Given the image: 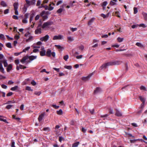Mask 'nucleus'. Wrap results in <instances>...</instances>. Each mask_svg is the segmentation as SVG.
Here are the masks:
<instances>
[{
  "mask_svg": "<svg viewBox=\"0 0 147 147\" xmlns=\"http://www.w3.org/2000/svg\"><path fill=\"white\" fill-rule=\"evenodd\" d=\"M41 24H39L37 27V29L35 31V33L36 34H40L41 33Z\"/></svg>",
  "mask_w": 147,
  "mask_h": 147,
  "instance_id": "obj_4",
  "label": "nucleus"
},
{
  "mask_svg": "<svg viewBox=\"0 0 147 147\" xmlns=\"http://www.w3.org/2000/svg\"><path fill=\"white\" fill-rule=\"evenodd\" d=\"M18 86H15L14 87L11 88V90L12 91H15L18 89Z\"/></svg>",
  "mask_w": 147,
  "mask_h": 147,
  "instance_id": "obj_24",
  "label": "nucleus"
},
{
  "mask_svg": "<svg viewBox=\"0 0 147 147\" xmlns=\"http://www.w3.org/2000/svg\"><path fill=\"white\" fill-rule=\"evenodd\" d=\"M46 51L45 50L42 51L40 52V54L41 56H44L46 55Z\"/></svg>",
  "mask_w": 147,
  "mask_h": 147,
  "instance_id": "obj_21",
  "label": "nucleus"
},
{
  "mask_svg": "<svg viewBox=\"0 0 147 147\" xmlns=\"http://www.w3.org/2000/svg\"><path fill=\"white\" fill-rule=\"evenodd\" d=\"M142 14L143 15L145 20H147V13H145L144 12H143L142 13Z\"/></svg>",
  "mask_w": 147,
  "mask_h": 147,
  "instance_id": "obj_25",
  "label": "nucleus"
},
{
  "mask_svg": "<svg viewBox=\"0 0 147 147\" xmlns=\"http://www.w3.org/2000/svg\"><path fill=\"white\" fill-rule=\"evenodd\" d=\"M26 90H28V91H33V90L32 89H31V88H30V87L29 86H27L26 87Z\"/></svg>",
  "mask_w": 147,
  "mask_h": 147,
  "instance_id": "obj_37",
  "label": "nucleus"
},
{
  "mask_svg": "<svg viewBox=\"0 0 147 147\" xmlns=\"http://www.w3.org/2000/svg\"><path fill=\"white\" fill-rule=\"evenodd\" d=\"M30 49V47H26L25 49L23 51V52H26V51Z\"/></svg>",
  "mask_w": 147,
  "mask_h": 147,
  "instance_id": "obj_46",
  "label": "nucleus"
},
{
  "mask_svg": "<svg viewBox=\"0 0 147 147\" xmlns=\"http://www.w3.org/2000/svg\"><path fill=\"white\" fill-rule=\"evenodd\" d=\"M4 56L2 54H0V60H3L4 59Z\"/></svg>",
  "mask_w": 147,
  "mask_h": 147,
  "instance_id": "obj_41",
  "label": "nucleus"
},
{
  "mask_svg": "<svg viewBox=\"0 0 147 147\" xmlns=\"http://www.w3.org/2000/svg\"><path fill=\"white\" fill-rule=\"evenodd\" d=\"M113 62L114 65H119L122 63V62L121 61H113Z\"/></svg>",
  "mask_w": 147,
  "mask_h": 147,
  "instance_id": "obj_16",
  "label": "nucleus"
},
{
  "mask_svg": "<svg viewBox=\"0 0 147 147\" xmlns=\"http://www.w3.org/2000/svg\"><path fill=\"white\" fill-rule=\"evenodd\" d=\"M93 75L92 73L91 74L88 76L86 77H83L82 80L85 81H86L89 80L90 77Z\"/></svg>",
  "mask_w": 147,
  "mask_h": 147,
  "instance_id": "obj_7",
  "label": "nucleus"
},
{
  "mask_svg": "<svg viewBox=\"0 0 147 147\" xmlns=\"http://www.w3.org/2000/svg\"><path fill=\"white\" fill-rule=\"evenodd\" d=\"M39 18H40V16L39 15H37L35 18V20H38Z\"/></svg>",
  "mask_w": 147,
  "mask_h": 147,
  "instance_id": "obj_55",
  "label": "nucleus"
},
{
  "mask_svg": "<svg viewBox=\"0 0 147 147\" xmlns=\"http://www.w3.org/2000/svg\"><path fill=\"white\" fill-rule=\"evenodd\" d=\"M20 38V36L19 35H18L17 34H16L15 36V38L16 39L18 40L19 38Z\"/></svg>",
  "mask_w": 147,
  "mask_h": 147,
  "instance_id": "obj_59",
  "label": "nucleus"
},
{
  "mask_svg": "<svg viewBox=\"0 0 147 147\" xmlns=\"http://www.w3.org/2000/svg\"><path fill=\"white\" fill-rule=\"evenodd\" d=\"M79 144L80 142H77L73 144L72 147H77Z\"/></svg>",
  "mask_w": 147,
  "mask_h": 147,
  "instance_id": "obj_19",
  "label": "nucleus"
},
{
  "mask_svg": "<svg viewBox=\"0 0 147 147\" xmlns=\"http://www.w3.org/2000/svg\"><path fill=\"white\" fill-rule=\"evenodd\" d=\"M83 56L82 55L77 56H76V58L77 59H80L82 58Z\"/></svg>",
  "mask_w": 147,
  "mask_h": 147,
  "instance_id": "obj_52",
  "label": "nucleus"
},
{
  "mask_svg": "<svg viewBox=\"0 0 147 147\" xmlns=\"http://www.w3.org/2000/svg\"><path fill=\"white\" fill-rule=\"evenodd\" d=\"M11 147H16L15 146V142L13 141H11Z\"/></svg>",
  "mask_w": 147,
  "mask_h": 147,
  "instance_id": "obj_47",
  "label": "nucleus"
},
{
  "mask_svg": "<svg viewBox=\"0 0 147 147\" xmlns=\"http://www.w3.org/2000/svg\"><path fill=\"white\" fill-rule=\"evenodd\" d=\"M51 55L53 57H55V53L54 52H51V50L50 49H48L46 52V55L47 57H50Z\"/></svg>",
  "mask_w": 147,
  "mask_h": 147,
  "instance_id": "obj_2",
  "label": "nucleus"
},
{
  "mask_svg": "<svg viewBox=\"0 0 147 147\" xmlns=\"http://www.w3.org/2000/svg\"><path fill=\"white\" fill-rule=\"evenodd\" d=\"M12 18L13 19H15V20H18V16H16L15 15H13L12 16Z\"/></svg>",
  "mask_w": 147,
  "mask_h": 147,
  "instance_id": "obj_53",
  "label": "nucleus"
},
{
  "mask_svg": "<svg viewBox=\"0 0 147 147\" xmlns=\"http://www.w3.org/2000/svg\"><path fill=\"white\" fill-rule=\"evenodd\" d=\"M9 12V9H5L4 11V13L5 14H7Z\"/></svg>",
  "mask_w": 147,
  "mask_h": 147,
  "instance_id": "obj_56",
  "label": "nucleus"
},
{
  "mask_svg": "<svg viewBox=\"0 0 147 147\" xmlns=\"http://www.w3.org/2000/svg\"><path fill=\"white\" fill-rule=\"evenodd\" d=\"M22 22L26 24L28 23V20H27L25 18H24L22 20Z\"/></svg>",
  "mask_w": 147,
  "mask_h": 147,
  "instance_id": "obj_43",
  "label": "nucleus"
},
{
  "mask_svg": "<svg viewBox=\"0 0 147 147\" xmlns=\"http://www.w3.org/2000/svg\"><path fill=\"white\" fill-rule=\"evenodd\" d=\"M15 63L16 65H18L19 63V59H16L15 61Z\"/></svg>",
  "mask_w": 147,
  "mask_h": 147,
  "instance_id": "obj_57",
  "label": "nucleus"
},
{
  "mask_svg": "<svg viewBox=\"0 0 147 147\" xmlns=\"http://www.w3.org/2000/svg\"><path fill=\"white\" fill-rule=\"evenodd\" d=\"M106 63V64L107 66H108L114 65L113 61L109 62Z\"/></svg>",
  "mask_w": 147,
  "mask_h": 147,
  "instance_id": "obj_26",
  "label": "nucleus"
},
{
  "mask_svg": "<svg viewBox=\"0 0 147 147\" xmlns=\"http://www.w3.org/2000/svg\"><path fill=\"white\" fill-rule=\"evenodd\" d=\"M101 16L102 17L104 18H105L108 17V15H106L104 14H101Z\"/></svg>",
  "mask_w": 147,
  "mask_h": 147,
  "instance_id": "obj_38",
  "label": "nucleus"
},
{
  "mask_svg": "<svg viewBox=\"0 0 147 147\" xmlns=\"http://www.w3.org/2000/svg\"><path fill=\"white\" fill-rule=\"evenodd\" d=\"M3 63L5 67H7L8 65L7 62V60L5 59L0 61V71L3 73H4V70L3 67L2 63Z\"/></svg>",
  "mask_w": 147,
  "mask_h": 147,
  "instance_id": "obj_1",
  "label": "nucleus"
},
{
  "mask_svg": "<svg viewBox=\"0 0 147 147\" xmlns=\"http://www.w3.org/2000/svg\"><path fill=\"white\" fill-rule=\"evenodd\" d=\"M139 98L140 100L144 104L145 102V99L141 96H140Z\"/></svg>",
  "mask_w": 147,
  "mask_h": 147,
  "instance_id": "obj_31",
  "label": "nucleus"
},
{
  "mask_svg": "<svg viewBox=\"0 0 147 147\" xmlns=\"http://www.w3.org/2000/svg\"><path fill=\"white\" fill-rule=\"evenodd\" d=\"M1 86L2 88L4 89H6L7 88V86L4 84H2Z\"/></svg>",
  "mask_w": 147,
  "mask_h": 147,
  "instance_id": "obj_64",
  "label": "nucleus"
},
{
  "mask_svg": "<svg viewBox=\"0 0 147 147\" xmlns=\"http://www.w3.org/2000/svg\"><path fill=\"white\" fill-rule=\"evenodd\" d=\"M55 46L57 49H61V50H62V49H63V47H61L60 45H55Z\"/></svg>",
  "mask_w": 147,
  "mask_h": 147,
  "instance_id": "obj_34",
  "label": "nucleus"
},
{
  "mask_svg": "<svg viewBox=\"0 0 147 147\" xmlns=\"http://www.w3.org/2000/svg\"><path fill=\"white\" fill-rule=\"evenodd\" d=\"M53 23L52 22L50 21H48L45 22L42 26V28L44 29L47 27L52 25Z\"/></svg>",
  "mask_w": 147,
  "mask_h": 147,
  "instance_id": "obj_3",
  "label": "nucleus"
},
{
  "mask_svg": "<svg viewBox=\"0 0 147 147\" xmlns=\"http://www.w3.org/2000/svg\"><path fill=\"white\" fill-rule=\"evenodd\" d=\"M138 9L137 8L134 7V14H136L138 12Z\"/></svg>",
  "mask_w": 147,
  "mask_h": 147,
  "instance_id": "obj_36",
  "label": "nucleus"
},
{
  "mask_svg": "<svg viewBox=\"0 0 147 147\" xmlns=\"http://www.w3.org/2000/svg\"><path fill=\"white\" fill-rule=\"evenodd\" d=\"M52 106L55 109H57L59 107V106H57L55 105H52Z\"/></svg>",
  "mask_w": 147,
  "mask_h": 147,
  "instance_id": "obj_42",
  "label": "nucleus"
},
{
  "mask_svg": "<svg viewBox=\"0 0 147 147\" xmlns=\"http://www.w3.org/2000/svg\"><path fill=\"white\" fill-rule=\"evenodd\" d=\"M37 56H31L28 57V58L31 61H32L36 58Z\"/></svg>",
  "mask_w": 147,
  "mask_h": 147,
  "instance_id": "obj_18",
  "label": "nucleus"
},
{
  "mask_svg": "<svg viewBox=\"0 0 147 147\" xmlns=\"http://www.w3.org/2000/svg\"><path fill=\"white\" fill-rule=\"evenodd\" d=\"M0 38L2 40H4L5 39L4 35L2 34H0Z\"/></svg>",
  "mask_w": 147,
  "mask_h": 147,
  "instance_id": "obj_33",
  "label": "nucleus"
},
{
  "mask_svg": "<svg viewBox=\"0 0 147 147\" xmlns=\"http://www.w3.org/2000/svg\"><path fill=\"white\" fill-rule=\"evenodd\" d=\"M41 94V92L39 91H36L34 92V94L35 95L39 96Z\"/></svg>",
  "mask_w": 147,
  "mask_h": 147,
  "instance_id": "obj_44",
  "label": "nucleus"
},
{
  "mask_svg": "<svg viewBox=\"0 0 147 147\" xmlns=\"http://www.w3.org/2000/svg\"><path fill=\"white\" fill-rule=\"evenodd\" d=\"M63 38V36L61 35L58 36H54L53 39V40H62Z\"/></svg>",
  "mask_w": 147,
  "mask_h": 147,
  "instance_id": "obj_6",
  "label": "nucleus"
},
{
  "mask_svg": "<svg viewBox=\"0 0 147 147\" xmlns=\"http://www.w3.org/2000/svg\"><path fill=\"white\" fill-rule=\"evenodd\" d=\"M95 18H91L88 22V25H91V24H92V23L94 21V20H95Z\"/></svg>",
  "mask_w": 147,
  "mask_h": 147,
  "instance_id": "obj_20",
  "label": "nucleus"
},
{
  "mask_svg": "<svg viewBox=\"0 0 147 147\" xmlns=\"http://www.w3.org/2000/svg\"><path fill=\"white\" fill-rule=\"evenodd\" d=\"M42 17L43 18V19L44 20L47 19L48 18V16L47 15H45Z\"/></svg>",
  "mask_w": 147,
  "mask_h": 147,
  "instance_id": "obj_61",
  "label": "nucleus"
},
{
  "mask_svg": "<svg viewBox=\"0 0 147 147\" xmlns=\"http://www.w3.org/2000/svg\"><path fill=\"white\" fill-rule=\"evenodd\" d=\"M63 11V9L62 8H60L57 10V12L58 13H61Z\"/></svg>",
  "mask_w": 147,
  "mask_h": 147,
  "instance_id": "obj_45",
  "label": "nucleus"
},
{
  "mask_svg": "<svg viewBox=\"0 0 147 147\" xmlns=\"http://www.w3.org/2000/svg\"><path fill=\"white\" fill-rule=\"evenodd\" d=\"M57 113L59 115H62L63 114V111L62 109H60L59 111H57Z\"/></svg>",
  "mask_w": 147,
  "mask_h": 147,
  "instance_id": "obj_27",
  "label": "nucleus"
},
{
  "mask_svg": "<svg viewBox=\"0 0 147 147\" xmlns=\"http://www.w3.org/2000/svg\"><path fill=\"white\" fill-rule=\"evenodd\" d=\"M118 41L119 42H122L124 39L123 38H121L120 37H118L117 39Z\"/></svg>",
  "mask_w": 147,
  "mask_h": 147,
  "instance_id": "obj_29",
  "label": "nucleus"
},
{
  "mask_svg": "<svg viewBox=\"0 0 147 147\" xmlns=\"http://www.w3.org/2000/svg\"><path fill=\"white\" fill-rule=\"evenodd\" d=\"M49 38V36L48 35H47L44 36L42 37H41L40 38V40L42 41H44L45 42L47 41Z\"/></svg>",
  "mask_w": 147,
  "mask_h": 147,
  "instance_id": "obj_8",
  "label": "nucleus"
},
{
  "mask_svg": "<svg viewBox=\"0 0 147 147\" xmlns=\"http://www.w3.org/2000/svg\"><path fill=\"white\" fill-rule=\"evenodd\" d=\"M107 67V65L106 63L103 64L100 68L99 69L101 70L103 69H105Z\"/></svg>",
  "mask_w": 147,
  "mask_h": 147,
  "instance_id": "obj_13",
  "label": "nucleus"
},
{
  "mask_svg": "<svg viewBox=\"0 0 147 147\" xmlns=\"http://www.w3.org/2000/svg\"><path fill=\"white\" fill-rule=\"evenodd\" d=\"M109 115L108 114H105L104 115H101L100 117H101L102 118L103 117H108V116Z\"/></svg>",
  "mask_w": 147,
  "mask_h": 147,
  "instance_id": "obj_63",
  "label": "nucleus"
},
{
  "mask_svg": "<svg viewBox=\"0 0 147 147\" xmlns=\"http://www.w3.org/2000/svg\"><path fill=\"white\" fill-rule=\"evenodd\" d=\"M136 45L141 48H144V45L142 43L140 42H137L136 43Z\"/></svg>",
  "mask_w": 147,
  "mask_h": 147,
  "instance_id": "obj_17",
  "label": "nucleus"
},
{
  "mask_svg": "<svg viewBox=\"0 0 147 147\" xmlns=\"http://www.w3.org/2000/svg\"><path fill=\"white\" fill-rule=\"evenodd\" d=\"M41 3V1L40 0H38L37 1L36 6H39Z\"/></svg>",
  "mask_w": 147,
  "mask_h": 147,
  "instance_id": "obj_62",
  "label": "nucleus"
},
{
  "mask_svg": "<svg viewBox=\"0 0 147 147\" xmlns=\"http://www.w3.org/2000/svg\"><path fill=\"white\" fill-rule=\"evenodd\" d=\"M13 106V105H7L6 106V108L7 109H10Z\"/></svg>",
  "mask_w": 147,
  "mask_h": 147,
  "instance_id": "obj_32",
  "label": "nucleus"
},
{
  "mask_svg": "<svg viewBox=\"0 0 147 147\" xmlns=\"http://www.w3.org/2000/svg\"><path fill=\"white\" fill-rule=\"evenodd\" d=\"M140 89L141 90H146V89L145 87L143 86H141L140 87Z\"/></svg>",
  "mask_w": 147,
  "mask_h": 147,
  "instance_id": "obj_49",
  "label": "nucleus"
},
{
  "mask_svg": "<svg viewBox=\"0 0 147 147\" xmlns=\"http://www.w3.org/2000/svg\"><path fill=\"white\" fill-rule=\"evenodd\" d=\"M115 2H114L112 1H111L110 2L109 4L111 6L116 5H117V4Z\"/></svg>",
  "mask_w": 147,
  "mask_h": 147,
  "instance_id": "obj_28",
  "label": "nucleus"
},
{
  "mask_svg": "<svg viewBox=\"0 0 147 147\" xmlns=\"http://www.w3.org/2000/svg\"><path fill=\"white\" fill-rule=\"evenodd\" d=\"M28 58V57L27 56H25L24 57L20 60V62L22 63H24L26 60Z\"/></svg>",
  "mask_w": 147,
  "mask_h": 147,
  "instance_id": "obj_10",
  "label": "nucleus"
},
{
  "mask_svg": "<svg viewBox=\"0 0 147 147\" xmlns=\"http://www.w3.org/2000/svg\"><path fill=\"white\" fill-rule=\"evenodd\" d=\"M33 18V16L32 15H31L30 16V22H31Z\"/></svg>",
  "mask_w": 147,
  "mask_h": 147,
  "instance_id": "obj_60",
  "label": "nucleus"
},
{
  "mask_svg": "<svg viewBox=\"0 0 147 147\" xmlns=\"http://www.w3.org/2000/svg\"><path fill=\"white\" fill-rule=\"evenodd\" d=\"M25 1L26 4L28 6L30 5H34L35 4L36 1L31 0V1H30L28 0H25Z\"/></svg>",
  "mask_w": 147,
  "mask_h": 147,
  "instance_id": "obj_5",
  "label": "nucleus"
},
{
  "mask_svg": "<svg viewBox=\"0 0 147 147\" xmlns=\"http://www.w3.org/2000/svg\"><path fill=\"white\" fill-rule=\"evenodd\" d=\"M6 46L9 48H12V46L11 44L10 43H7L6 44Z\"/></svg>",
  "mask_w": 147,
  "mask_h": 147,
  "instance_id": "obj_35",
  "label": "nucleus"
},
{
  "mask_svg": "<svg viewBox=\"0 0 147 147\" xmlns=\"http://www.w3.org/2000/svg\"><path fill=\"white\" fill-rule=\"evenodd\" d=\"M13 94V93L11 92H9L7 94V96H11Z\"/></svg>",
  "mask_w": 147,
  "mask_h": 147,
  "instance_id": "obj_58",
  "label": "nucleus"
},
{
  "mask_svg": "<svg viewBox=\"0 0 147 147\" xmlns=\"http://www.w3.org/2000/svg\"><path fill=\"white\" fill-rule=\"evenodd\" d=\"M64 67L65 68L69 70H70L72 68V67L70 65H65Z\"/></svg>",
  "mask_w": 147,
  "mask_h": 147,
  "instance_id": "obj_30",
  "label": "nucleus"
},
{
  "mask_svg": "<svg viewBox=\"0 0 147 147\" xmlns=\"http://www.w3.org/2000/svg\"><path fill=\"white\" fill-rule=\"evenodd\" d=\"M64 138H63L62 137V136H59V141L60 142H61L62 140H64Z\"/></svg>",
  "mask_w": 147,
  "mask_h": 147,
  "instance_id": "obj_54",
  "label": "nucleus"
},
{
  "mask_svg": "<svg viewBox=\"0 0 147 147\" xmlns=\"http://www.w3.org/2000/svg\"><path fill=\"white\" fill-rule=\"evenodd\" d=\"M31 84L33 86H35L36 84V83L34 80H32L31 82Z\"/></svg>",
  "mask_w": 147,
  "mask_h": 147,
  "instance_id": "obj_51",
  "label": "nucleus"
},
{
  "mask_svg": "<svg viewBox=\"0 0 147 147\" xmlns=\"http://www.w3.org/2000/svg\"><path fill=\"white\" fill-rule=\"evenodd\" d=\"M70 30H71L73 32H74L75 31H76L77 30V28H70Z\"/></svg>",
  "mask_w": 147,
  "mask_h": 147,
  "instance_id": "obj_48",
  "label": "nucleus"
},
{
  "mask_svg": "<svg viewBox=\"0 0 147 147\" xmlns=\"http://www.w3.org/2000/svg\"><path fill=\"white\" fill-rule=\"evenodd\" d=\"M29 14L28 13H26L24 15V18L27 19L28 18L29 16Z\"/></svg>",
  "mask_w": 147,
  "mask_h": 147,
  "instance_id": "obj_50",
  "label": "nucleus"
},
{
  "mask_svg": "<svg viewBox=\"0 0 147 147\" xmlns=\"http://www.w3.org/2000/svg\"><path fill=\"white\" fill-rule=\"evenodd\" d=\"M115 115L118 117H121L122 116V114L121 112L118 111L117 110H116Z\"/></svg>",
  "mask_w": 147,
  "mask_h": 147,
  "instance_id": "obj_12",
  "label": "nucleus"
},
{
  "mask_svg": "<svg viewBox=\"0 0 147 147\" xmlns=\"http://www.w3.org/2000/svg\"><path fill=\"white\" fill-rule=\"evenodd\" d=\"M12 68V65L11 64H9L8 66L7 69V71L9 72Z\"/></svg>",
  "mask_w": 147,
  "mask_h": 147,
  "instance_id": "obj_14",
  "label": "nucleus"
},
{
  "mask_svg": "<svg viewBox=\"0 0 147 147\" xmlns=\"http://www.w3.org/2000/svg\"><path fill=\"white\" fill-rule=\"evenodd\" d=\"M68 41L71 42L74 40V37L71 36H68L67 37Z\"/></svg>",
  "mask_w": 147,
  "mask_h": 147,
  "instance_id": "obj_15",
  "label": "nucleus"
},
{
  "mask_svg": "<svg viewBox=\"0 0 147 147\" xmlns=\"http://www.w3.org/2000/svg\"><path fill=\"white\" fill-rule=\"evenodd\" d=\"M18 3H15L13 4V5L14 7V10L18 9Z\"/></svg>",
  "mask_w": 147,
  "mask_h": 147,
  "instance_id": "obj_23",
  "label": "nucleus"
},
{
  "mask_svg": "<svg viewBox=\"0 0 147 147\" xmlns=\"http://www.w3.org/2000/svg\"><path fill=\"white\" fill-rule=\"evenodd\" d=\"M102 91L101 89L98 87H97L96 88L95 90L94 91V94H97L99 93L100 92Z\"/></svg>",
  "mask_w": 147,
  "mask_h": 147,
  "instance_id": "obj_9",
  "label": "nucleus"
},
{
  "mask_svg": "<svg viewBox=\"0 0 147 147\" xmlns=\"http://www.w3.org/2000/svg\"><path fill=\"white\" fill-rule=\"evenodd\" d=\"M68 58H69V56L68 55H66L64 56L63 57V59L65 61H67V59H68Z\"/></svg>",
  "mask_w": 147,
  "mask_h": 147,
  "instance_id": "obj_39",
  "label": "nucleus"
},
{
  "mask_svg": "<svg viewBox=\"0 0 147 147\" xmlns=\"http://www.w3.org/2000/svg\"><path fill=\"white\" fill-rule=\"evenodd\" d=\"M1 5L3 7H6L7 6L6 3L4 1H2L1 2Z\"/></svg>",
  "mask_w": 147,
  "mask_h": 147,
  "instance_id": "obj_22",
  "label": "nucleus"
},
{
  "mask_svg": "<svg viewBox=\"0 0 147 147\" xmlns=\"http://www.w3.org/2000/svg\"><path fill=\"white\" fill-rule=\"evenodd\" d=\"M44 115V113H42L39 116L38 118V120L39 122H40L42 121L43 119Z\"/></svg>",
  "mask_w": 147,
  "mask_h": 147,
  "instance_id": "obj_11",
  "label": "nucleus"
},
{
  "mask_svg": "<svg viewBox=\"0 0 147 147\" xmlns=\"http://www.w3.org/2000/svg\"><path fill=\"white\" fill-rule=\"evenodd\" d=\"M51 4L49 5V7L48 10L49 11H51L53 9V7L51 6Z\"/></svg>",
  "mask_w": 147,
  "mask_h": 147,
  "instance_id": "obj_40",
  "label": "nucleus"
}]
</instances>
